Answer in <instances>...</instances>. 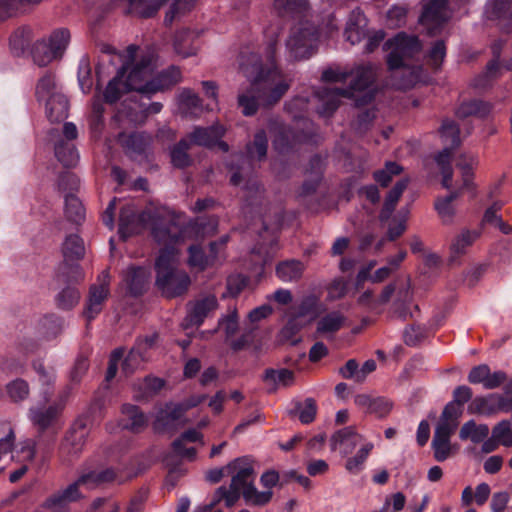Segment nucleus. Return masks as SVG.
<instances>
[{
    "label": "nucleus",
    "mask_w": 512,
    "mask_h": 512,
    "mask_svg": "<svg viewBox=\"0 0 512 512\" xmlns=\"http://www.w3.org/2000/svg\"><path fill=\"white\" fill-rule=\"evenodd\" d=\"M278 33L274 32L266 47L269 67H261L256 78L238 95V106L244 116H253L260 106H272L285 95L290 87L287 78L276 65Z\"/></svg>",
    "instance_id": "1"
},
{
    "label": "nucleus",
    "mask_w": 512,
    "mask_h": 512,
    "mask_svg": "<svg viewBox=\"0 0 512 512\" xmlns=\"http://www.w3.org/2000/svg\"><path fill=\"white\" fill-rule=\"evenodd\" d=\"M152 234L158 243L166 246L155 263L157 288L167 299L184 296L190 288L191 279L185 271L174 267L175 254L170 247L183 238L180 227L171 220L165 225H155Z\"/></svg>",
    "instance_id": "2"
},
{
    "label": "nucleus",
    "mask_w": 512,
    "mask_h": 512,
    "mask_svg": "<svg viewBox=\"0 0 512 512\" xmlns=\"http://www.w3.org/2000/svg\"><path fill=\"white\" fill-rule=\"evenodd\" d=\"M232 475L229 487L224 485L216 489L211 504L216 507L224 501L227 508L233 507L242 496L246 504L253 506L267 505L273 496L272 491L260 492L254 485L255 470L246 458H237L227 465Z\"/></svg>",
    "instance_id": "3"
},
{
    "label": "nucleus",
    "mask_w": 512,
    "mask_h": 512,
    "mask_svg": "<svg viewBox=\"0 0 512 512\" xmlns=\"http://www.w3.org/2000/svg\"><path fill=\"white\" fill-rule=\"evenodd\" d=\"M378 71V66L372 63L359 65L349 73L354 77L349 88L323 87L317 90L315 95L320 101L318 113L322 116H331L338 109L341 98H354L356 106L370 104L375 97L373 92L369 91L360 98L355 93L370 88L378 78Z\"/></svg>",
    "instance_id": "4"
},
{
    "label": "nucleus",
    "mask_w": 512,
    "mask_h": 512,
    "mask_svg": "<svg viewBox=\"0 0 512 512\" xmlns=\"http://www.w3.org/2000/svg\"><path fill=\"white\" fill-rule=\"evenodd\" d=\"M385 50H390L386 63L388 70L393 72L395 78L402 71L408 76L395 84L398 89L406 90L413 87L416 80L414 57L416 55V36H407L404 32L398 33L384 44Z\"/></svg>",
    "instance_id": "5"
},
{
    "label": "nucleus",
    "mask_w": 512,
    "mask_h": 512,
    "mask_svg": "<svg viewBox=\"0 0 512 512\" xmlns=\"http://www.w3.org/2000/svg\"><path fill=\"white\" fill-rule=\"evenodd\" d=\"M442 141L445 147L435 158V161L442 174V186L449 189L452 182L453 171L451 161L453 157V150L460 146V130L455 121L445 119L439 130Z\"/></svg>",
    "instance_id": "6"
},
{
    "label": "nucleus",
    "mask_w": 512,
    "mask_h": 512,
    "mask_svg": "<svg viewBox=\"0 0 512 512\" xmlns=\"http://www.w3.org/2000/svg\"><path fill=\"white\" fill-rule=\"evenodd\" d=\"M63 261L59 265V277L69 279V274H72L73 282H82L84 279L83 271L79 264H71L70 261L80 260L84 257L85 247L83 240L74 234L66 237L62 245Z\"/></svg>",
    "instance_id": "7"
},
{
    "label": "nucleus",
    "mask_w": 512,
    "mask_h": 512,
    "mask_svg": "<svg viewBox=\"0 0 512 512\" xmlns=\"http://www.w3.org/2000/svg\"><path fill=\"white\" fill-rule=\"evenodd\" d=\"M449 0H423L422 13L418 25L427 30L428 36H438L444 31L449 20Z\"/></svg>",
    "instance_id": "8"
},
{
    "label": "nucleus",
    "mask_w": 512,
    "mask_h": 512,
    "mask_svg": "<svg viewBox=\"0 0 512 512\" xmlns=\"http://www.w3.org/2000/svg\"><path fill=\"white\" fill-rule=\"evenodd\" d=\"M110 274L106 269L98 276L97 283L89 287L87 299L82 312L83 317L89 324L103 310L110 295Z\"/></svg>",
    "instance_id": "9"
},
{
    "label": "nucleus",
    "mask_w": 512,
    "mask_h": 512,
    "mask_svg": "<svg viewBox=\"0 0 512 512\" xmlns=\"http://www.w3.org/2000/svg\"><path fill=\"white\" fill-rule=\"evenodd\" d=\"M318 38L313 26H295L291 29L286 46L295 60L309 58L315 49Z\"/></svg>",
    "instance_id": "10"
},
{
    "label": "nucleus",
    "mask_w": 512,
    "mask_h": 512,
    "mask_svg": "<svg viewBox=\"0 0 512 512\" xmlns=\"http://www.w3.org/2000/svg\"><path fill=\"white\" fill-rule=\"evenodd\" d=\"M512 411V391L505 389L504 394L492 393L475 397L468 406L470 414L492 416L499 412Z\"/></svg>",
    "instance_id": "11"
},
{
    "label": "nucleus",
    "mask_w": 512,
    "mask_h": 512,
    "mask_svg": "<svg viewBox=\"0 0 512 512\" xmlns=\"http://www.w3.org/2000/svg\"><path fill=\"white\" fill-rule=\"evenodd\" d=\"M218 308V300L215 295H201L187 303V315L184 318L183 326L199 327Z\"/></svg>",
    "instance_id": "12"
},
{
    "label": "nucleus",
    "mask_w": 512,
    "mask_h": 512,
    "mask_svg": "<svg viewBox=\"0 0 512 512\" xmlns=\"http://www.w3.org/2000/svg\"><path fill=\"white\" fill-rule=\"evenodd\" d=\"M453 426L447 424H437L435 433L431 442L433 456L436 461L443 462L454 455L458 450L457 444H452L450 439L455 433Z\"/></svg>",
    "instance_id": "13"
},
{
    "label": "nucleus",
    "mask_w": 512,
    "mask_h": 512,
    "mask_svg": "<svg viewBox=\"0 0 512 512\" xmlns=\"http://www.w3.org/2000/svg\"><path fill=\"white\" fill-rule=\"evenodd\" d=\"M151 72V59L142 58L124 78L129 90L139 92L149 98Z\"/></svg>",
    "instance_id": "14"
},
{
    "label": "nucleus",
    "mask_w": 512,
    "mask_h": 512,
    "mask_svg": "<svg viewBox=\"0 0 512 512\" xmlns=\"http://www.w3.org/2000/svg\"><path fill=\"white\" fill-rule=\"evenodd\" d=\"M87 431L84 425L67 432L60 445V454L68 461L79 456L86 443Z\"/></svg>",
    "instance_id": "15"
},
{
    "label": "nucleus",
    "mask_w": 512,
    "mask_h": 512,
    "mask_svg": "<svg viewBox=\"0 0 512 512\" xmlns=\"http://www.w3.org/2000/svg\"><path fill=\"white\" fill-rule=\"evenodd\" d=\"M63 407L60 404H52L48 407L31 408L29 418L39 432L54 426L62 413Z\"/></svg>",
    "instance_id": "16"
},
{
    "label": "nucleus",
    "mask_w": 512,
    "mask_h": 512,
    "mask_svg": "<svg viewBox=\"0 0 512 512\" xmlns=\"http://www.w3.org/2000/svg\"><path fill=\"white\" fill-rule=\"evenodd\" d=\"M182 79V73L179 67L170 66L158 73L150 81L149 98L157 92L171 90Z\"/></svg>",
    "instance_id": "17"
},
{
    "label": "nucleus",
    "mask_w": 512,
    "mask_h": 512,
    "mask_svg": "<svg viewBox=\"0 0 512 512\" xmlns=\"http://www.w3.org/2000/svg\"><path fill=\"white\" fill-rule=\"evenodd\" d=\"M224 134V127L215 124L209 127H196L187 137L192 144L212 148Z\"/></svg>",
    "instance_id": "18"
},
{
    "label": "nucleus",
    "mask_w": 512,
    "mask_h": 512,
    "mask_svg": "<svg viewBox=\"0 0 512 512\" xmlns=\"http://www.w3.org/2000/svg\"><path fill=\"white\" fill-rule=\"evenodd\" d=\"M117 479V472L113 468H105L102 470H89L83 472L80 477L72 483L79 490L80 486L88 489L96 488L100 485L111 483Z\"/></svg>",
    "instance_id": "19"
},
{
    "label": "nucleus",
    "mask_w": 512,
    "mask_h": 512,
    "mask_svg": "<svg viewBox=\"0 0 512 512\" xmlns=\"http://www.w3.org/2000/svg\"><path fill=\"white\" fill-rule=\"evenodd\" d=\"M81 497L76 485L70 484L66 489L57 491L50 495L43 503V507L52 512H68L67 505Z\"/></svg>",
    "instance_id": "20"
},
{
    "label": "nucleus",
    "mask_w": 512,
    "mask_h": 512,
    "mask_svg": "<svg viewBox=\"0 0 512 512\" xmlns=\"http://www.w3.org/2000/svg\"><path fill=\"white\" fill-rule=\"evenodd\" d=\"M361 440L362 437L356 432L355 427L348 426L333 434L331 437V449H338L342 454L347 455L353 451Z\"/></svg>",
    "instance_id": "21"
},
{
    "label": "nucleus",
    "mask_w": 512,
    "mask_h": 512,
    "mask_svg": "<svg viewBox=\"0 0 512 512\" xmlns=\"http://www.w3.org/2000/svg\"><path fill=\"white\" fill-rule=\"evenodd\" d=\"M355 404L366 409V412L376 415L378 418H385L391 412L393 403L384 397L372 398L367 394H359L354 399Z\"/></svg>",
    "instance_id": "22"
},
{
    "label": "nucleus",
    "mask_w": 512,
    "mask_h": 512,
    "mask_svg": "<svg viewBox=\"0 0 512 512\" xmlns=\"http://www.w3.org/2000/svg\"><path fill=\"white\" fill-rule=\"evenodd\" d=\"M121 413L123 415V427L133 433H141L148 426V418L139 406L123 404Z\"/></svg>",
    "instance_id": "23"
},
{
    "label": "nucleus",
    "mask_w": 512,
    "mask_h": 512,
    "mask_svg": "<svg viewBox=\"0 0 512 512\" xmlns=\"http://www.w3.org/2000/svg\"><path fill=\"white\" fill-rule=\"evenodd\" d=\"M57 279L67 285L56 295V305L61 310H71L79 303L81 298L80 291L76 287L80 282H73L72 274H69L70 280H65V278H60L58 273Z\"/></svg>",
    "instance_id": "24"
},
{
    "label": "nucleus",
    "mask_w": 512,
    "mask_h": 512,
    "mask_svg": "<svg viewBox=\"0 0 512 512\" xmlns=\"http://www.w3.org/2000/svg\"><path fill=\"white\" fill-rule=\"evenodd\" d=\"M150 142L151 138L149 135L142 132H134L123 137L122 146L125 149L126 155L132 160H137L146 156V150Z\"/></svg>",
    "instance_id": "25"
},
{
    "label": "nucleus",
    "mask_w": 512,
    "mask_h": 512,
    "mask_svg": "<svg viewBox=\"0 0 512 512\" xmlns=\"http://www.w3.org/2000/svg\"><path fill=\"white\" fill-rule=\"evenodd\" d=\"M487 13L490 19L502 22L504 33L512 32V0H490Z\"/></svg>",
    "instance_id": "26"
},
{
    "label": "nucleus",
    "mask_w": 512,
    "mask_h": 512,
    "mask_svg": "<svg viewBox=\"0 0 512 512\" xmlns=\"http://www.w3.org/2000/svg\"><path fill=\"white\" fill-rule=\"evenodd\" d=\"M144 221V214L138 215L132 205H125L120 210L119 232L123 234V236L137 233Z\"/></svg>",
    "instance_id": "27"
},
{
    "label": "nucleus",
    "mask_w": 512,
    "mask_h": 512,
    "mask_svg": "<svg viewBox=\"0 0 512 512\" xmlns=\"http://www.w3.org/2000/svg\"><path fill=\"white\" fill-rule=\"evenodd\" d=\"M149 272L143 267H130L124 275L129 293L133 296L142 295L147 288Z\"/></svg>",
    "instance_id": "28"
},
{
    "label": "nucleus",
    "mask_w": 512,
    "mask_h": 512,
    "mask_svg": "<svg viewBox=\"0 0 512 512\" xmlns=\"http://www.w3.org/2000/svg\"><path fill=\"white\" fill-rule=\"evenodd\" d=\"M168 0H126V15H135L140 18H151Z\"/></svg>",
    "instance_id": "29"
},
{
    "label": "nucleus",
    "mask_w": 512,
    "mask_h": 512,
    "mask_svg": "<svg viewBox=\"0 0 512 512\" xmlns=\"http://www.w3.org/2000/svg\"><path fill=\"white\" fill-rule=\"evenodd\" d=\"M227 241V237L223 238L220 242V245H225ZM219 244L217 242H211L210 247V255L207 256L203 252L200 246L191 245L189 247V265L199 270H204L214 259L216 258Z\"/></svg>",
    "instance_id": "30"
},
{
    "label": "nucleus",
    "mask_w": 512,
    "mask_h": 512,
    "mask_svg": "<svg viewBox=\"0 0 512 512\" xmlns=\"http://www.w3.org/2000/svg\"><path fill=\"white\" fill-rule=\"evenodd\" d=\"M366 18L360 10H353L349 16L347 26L345 29L346 40L352 45L359 43L366 37Z\"/></svg>",
    "instance_id": "31"
},
{
    "label": "nucleus",
    "mask_w": 512,
    "mask_h": 512,
    "mask_svg": "<svg viewBox=\"0 0 512 512\" xmlns=\"http://www.w3.org/2000/svg\"><path fill=\"white\" fill-rule=\"evenodd\" d=\"M198 37L199 34L194 30H179L174 37L175 52L182 57H189L196 54L198 47L195 45V41Z\"/></svg>",
    "instance_id": "32"
},
{
    "label": "nucleus",
    "mask_w": 512,
    "mask_h": 512,
    "mask_svg": "<svg viewBox=\"0 0 512 512\" xmlns=\"http://www.w3.org/2000/svg\"><path fill=\"white\" fill-rule=\"evenodd\" d=\"M192 143L188 137L182 138L177 142L170 150V158L172 165L177 169H185L190 167L194 160L189 150L192 147Z\"/></svg>",
    "instance_id": "33"
},
{
    "label": "nucleus",
    "mask_w": 512,
    "mask_h": 512,
    "mask_svg": "<svg viewBox=\"0 0 512 512\" xmlns=\"http://www.w3.org/2000/svg\"><path fill=\"white\" fill-rule=\"evenodd\" d=\"M477 159L472 155H461L457 162L456 166L461 171L463 185L461 190H467L475 196L476 186L473 182L474 179V168L477 165Z\"/></svg>",
    "instance_id": "34"
},
{
    "label": "nucleus",
    "mask_w": 512,
    "mask_h": 512,
    "mask_svg": "<svg viewBox=\"0 0 512 512\" xmlns=\"http://www.w3.org/2000/svg\"><path fill=\"white\" fill-rule=\"evenodd\" d=\"M69 103L61 93H54L46 102V115L50 122L56 123L67 118Z\"/></svg>",
    "instance_id": "35"
},
{
    "label": "nucleus",
    "mask_w": 512,
    "mask_h": 512,
    "mask_svg": "<svg viewBox=\"0 0 512 512\" xmlns=\"http://www.w3.org/2000/svg\"><path fill=\"white\" fill-rule=\"evenodd\" d=\"M492 109V103L475 99L462 102L455 113L458 118H466L469 116L486 118L491 113Z\"/></svg>",
    "instance_id": "36"
},
{
    "label": "nucleus",
    "mask_w": 512,
    "mask_h": 512,
    "mask_svg": "<svg viewBox=\"0 0 512 512\" xmlns=\"http://www.w3.org/2000/svg\"><path fill=\"white\" fill-rule=\"evenodd\" d=\"M479 236L480 231L478 230H463L451 243L450 261L454 262L463 256L466 253L467 248L470 247L479 238Z\"/></svg>",
    "instance_id": "37"
},
{
    "label": "nucleus",
    "mask_w": 512,
    "mask_h": 512,
    "mask_svg": "<svg viewBox=\"0 0 512 512\" xmlns=\"http://www.w3.org/2000/svg\"><path fill=\"white\" fill-rule=\"evenodd\" d=\"M126 67H123L117 75L109 81L104 92V100L108 104L116 103L124 94L130 90L124 80Z\"/></svg>",
    "instance_id": "38"
},
{
    "label": "nucleus",
    "mask_w": 512,
    "mask_h": 512,
    "mask_svg": "<svg viewBox=\"0 0 512 512\" xmlns=\"http://www.w3.org/2000/svg\"><path fill=\"white\" fill-rule=\"evenodd\" d=\"M407 188V180H399L393 188L388 192L383 207L379 214V219L382 222L387 221L394 212L396 205L401 198L403 192Z\"/></svg>",
    "instance_id": "39"
},
{
    "label": "nucleus",
    "mask_w": 512,
    "mask_h": 512,
    "mask_svg": "<svg viewBox=\"0 0 512 512\" xmlns=\"http://www.w3.org/2000/svg\"><path fill=\"white\" fill-rule=\"evenodd\" d=\"M345 323L346 317L342 313L338 311L330 312L318 320L316 333L320 335H333L343 328Z\"/></svg>",
    "instance_id": "40"
},
{
    "label": "nucleus",
    "mask_w": 512,
    "mask_h": 512,
    "mask_svg": "<svg viewBox=\"0 0 512 512\" xmlns=\"http://www.w3.org/2000/svg\"><path fill=\"white\" fill-rule=\"evenodd\" d=\"M489 431L487 424H477L474 420H469L461 427L459 437L463 441L471 440L478 444L488 437Z\"/></svg>",
    "instance_id": "41"
},
{
    "label": "nucleus",
    "mask_w": 512,
    "mask_h": 512,
    "mask_svg": "<svg viewBox=\"0 0 512 512\" xmlns=\"http://www.w3.org/2000/svg\"><path fill=\"white\" fill-rule=\"evenodd\" d=\"M491 493L490 486L487 483L479 484L475 492L471 486H467L462 491L461 502L463 506H470L473 502H475L478 506H483Z\"/></svg>",
    "instance_id": "42"
},
{
    "label": "nucleus",
    "mask_w": 512,
    "mask_h": 512,
    "mask_svg": "<svg viewBox=\"0 0 512 512\" xmlns=\"http://www.w3.org/2000/svg\"><path fill=\"white\" fill-rule=\"evenodd\" d=\"M268 140L266 132L259 130L255 133L251 142L246 145L247 156L250 160L262 161L267 156Z\"/></svg>",
    "instance_id": "43"
},
{
    "label": "nucleus",
    "mask_w": 512,
    "mask_h": 512,
    "mask_svg": "<svg viewBox=\"0 0 512 512\" xmlns=\"http://www.w3.org/2000/svg\"><path fill=\"white\" fill-rule=\"evenodd\" d=\"M304 270L302 262L287 260L277 265L276 274L283 281H297L302 277Z\"/></svg>",
    "instance_id": "44"
},
{
    "label": "nucleus",
    "mask_w": 512,
    "mask_h": 512,
    "mask_svg": "<svg viewBox=\"0 0 512 512\" xmlns=\"http://www.w3.org/2000/svg\"><path fill=\"white\" fill-rule=\"evenodd\" d=\"M273 5L280 17H294L308 8L307 0H274Z\"/></svg>",
    "instance_id": "45"
},
{
    "label": "nucleus",
    "mask_w": 512,
    "mask_h": 512,
    "mask_svg": "<svg viewBox=\"0 0 512 512\" xmlns=\"http://www.w3.org/2000/svg\"><path fill=\"white\" fill-rule=\"evenodd\" d=\"M418 262L421 260L422 264L424 265V268L426 269L421 273V275H418V289L420 288V282H421V276H426L427 278H432L434 275H436L439 266L441 264V259L436 254L431 253H425L422 244L418 241Z\"/></svg>",
    "instance_id": "46"
},
{
    "label": "nucleus",
    "mask_w": 512,
    "mask_h": 512,
    "mask_svg": "<svg viewBox=\"0 0 512 512\" xmlns=\"http://www.w3.org/2000/svg\"><path fill=\"white\" fill-rule=\"evenodd\" d=\"M446 56V44L442 39L436 40L425 56V63L433 73H436Z\"/></svg>",
    "instance_id": "47"
},
{
    "label": "nucleus",
    "mask_w": 512,
    "mask_h": 512,
    "mask_svg": "<svg viewBox=\"0 0 512 512\" xmlns=\"http://www.w3.org/2000/svg\"><path fill=\"white\" fill-rule=\"evenodd\" d=\"M298 414V418L303 424L312 423L317 414V404L313 398H307L305 401L297 402L295 404V408L289 411L290 416H295Z\"/></svg>",
    "instance_id": "48"
},
{
    "label": "nucleus",
    "mask_w": 512,
    "mask_h": 512,
    "mask_svg": "<svg viewBox=\"0 0 512 512\" xmlns=\"http://www.w3.org/2000/svg\"><path fill=\"white\" fill-rule=\"evenodd\" d=\"M32 41V31L29 27H20L10 36L9 43L12 52L19 56L30 45Z\"/></svg>",
    "instance_id": "49"
},
{
    "label": "nucleus",
    "mask_w": 512,
    "mask_h": 512,
    "mask_svg": "<svg viewBox=\"0 0 512 512\" xmlns=\"http://www.w3.org/2000/svg\"><path fill=\"white\" fill-rule=\"evenodd\" d=\"M263 380L274 385L279 383L284 387H289L295 382V373L285 368L279 370L268 368L264 372Z\"/></svg>",
    "instance_id": "50"
},
{
    "label": "nucleus",
    "mask_w": 512,
    "mask_h": 512,
    "mask_svg": "<svg viewBox=\"0 0 512 512\" xmlns=\"http://www.w3.org/2000/svg\"><path fill=\"white\" fill-rule=\"evenodd\" d=\"M55 156L65 167H72L78 161V154L74 145L64 140L56 143Z\"/></svg>",
    "instance_id": "51"
},
{
    "label": "nucleus",
    "mask_w": 512,
    "mask_h": 512,
    "mask_svg": "<svg viewBox=\"0 0 512 512\" xmlns=\"http://www.w3.org/2000/svg\"><path fill=\"white\" fill-rule=\"evenodd\" d=\"M6 392L12 402H22L29 397V384L24 379L17 378L6 385Z\"/></svg>",
    "instance_id": "52"
},
{
    "label": "nucleus",
    "mask_w": 512,
    "mask_h": 512,
    "mask_svg": "<svg viewBox=\"0 0 512 512\" xmlns=\"http://www.w3.org/2000/svg\"><path fill=\"white\" fill-rule=\"evenodd\" d=\"M319 299L315 295H307L301 301L290 308V313L295 317H306L317 312Z\"/></svg>",
    "instance_id": "53"
},
{
    "label": "nucleus",
    "mask_w": 512,
    "mask_h": 512,
    "mask_svg": "<svg viewBox=\"0 0 512 512\" xmlns=\"http://www.w3.org/2000/svg\"><path fill=\"white\" fill-rule=\"evenodd\" d=\"M65 213L69 221L80 223L84 220L85 210L80 200L73 194L65 196Z\"/></svg>",
    "instance_id": "54"
},
{
    "label": "nucleus",
    "mask_w": 512,
    "mask_h": 512,
    "mask_svg": "<svg viewBox=\"0 0 512 512\" xmlns=\"http://www.w3.org/2000/svg\"><path fill=\"white\" fill-rule=\"evenodd\" d=\"M55 75L47 72L42 76L35 87V96L38 101L48 100L56 91Z\"/></svg>",
    "instance_id": "55"
},
{
    "label": "nucleus",
    "mask_w": 512,
    "mask_h": 512,
    "mask_svg": "<svg viewBox=\"0 0 512 512\" xmlns=\"http://www.w3.org/2000/svg\"><path fill=\"white\" fill-rule=\"evenodd\" d=\"M32 56L34 62L40 67L48 65L53 59L58 57L45 41H37L34 44Z\"/></svg>",
    "instance_id": "56"
},
{
    "label": "nucleus",
    "mask_w": 512,
    "mask_h": 512,
    "mask_svg": "<svg viewBox=\"0 0 512 512\" xmlns=\"http://www.w3.org/2000/svg\"><path fill=\"white\" fill-rule=\"evenodd\" d=\"M402 167L396 162H387L383 169L373 173L374 180L382 187H388L394 176L400 175Z\"/></svg>",
    "instance_id": "57"
},
{
    "label": "nucleus",
    "mask_w": 512,
    "mask_h": 512,
    "mask_svg": "<svg viewBox=\"0 0 512 512\" xmlns=\"http://www.w3.org/2000/svg\"><path fill=\"white\" fill-rule=\"evenodd\" d=\"M458 192H451L444 198H438L435 202V209L443 220V222L447 223L452 220L454 215L453 201L458 197Z\"/></svg>",
    "instance_id": "58"
},
{
    "label": "nucleus",
    "mask_w": 512,
    "mask_h": 512,
    "mask_svg": "<svg viewBox=\"0 0 512 512\" xmlns=\"http://www.w3.org/2000/svg\"><path fill=\"white\" fill-rule=\"evenodd\" d=\"M180 108L187 113H194L201 110L202 100L192 89L185 88L179 94Z\"/></svg>",
    "instance_id": "59"
},
{
    "label": "nucleus",
    "mask_w": 512,
    "mask_h": 512,
    "mask_svg": "<svg viewBox=\"0 0 512 512\" xmlns=\"http://www.w3.org/2000/svg\"><path fill=\"white\" fill-rule=\"evenodd\" d=\"M183 412L184 409L179 405L171 407L167 406L166 409L162 410L157 416V419L154 423L155 429L159 430L160 428H164L170 423L177 421L178 419H180Z\"/></svg>",
    "instance_id": "60"
},
{
    "label": "nucleus",
    "mask_w": 512,
    "mask_h": 512,
    "mask_svg": "<svg viewBox=\"0 0 512 512\" xmlns=\"http://www.w3.org/2000/svg\"><path fill=\"white\" fill-rule=\"evenodd\" d=\"M105 108L99 97H95L92 102L91 114L89 117L90 129L94 133H99L104 125V114Z\"/></svg>",
    "instance_id": "61"
},
{
    "label": "nucleus",
    "mask_w": 512,
    "mask_h": 512,
    "mask_svg": "<svg viewBox=\"0 0 512 512\" xmlns=\"http://www.w3.org/2000/svg\"><path fill=\"white\" fill-rule=\"evenodd\" d=\"M462 412L463 407L452 401L445 406L438 424L444 423L448 426L454 425L453 431H456L458 427V419L462 415Z\"/></svg>",
    "instance_id": "62"
},
{
    "label": "nucleus",
    "mask_w": 512,
    "mask_h": 512,
    "mask_svg": "<svg viewBox=\"0 0 512 512\" xmlns=\"http://www.w3.org/2000/svg\"><path fill=\"white\" fill-rule=\"evenodd\" d=\"M70 39V32L66 28L55 30L49 39V45L58 57H61Z\"/></svg>",
    "instance_id": "63"
},
{
    "label": "nucleus",
    "mask_w": 512,
    "mask_h": 512,
    "mask_svg": "<svg viewBox=\"0 0 512 512\" xmlns=\"http://www.w3.org/2000/svg\"><path fill=\"white\" fill-rule=\"evenodd\" d=\"M492 435L505 447L512 446V428L510 422L503 420L499 422L492 430Z\"/></svg>",
    "instance_id": "64"
}]
</instances>
